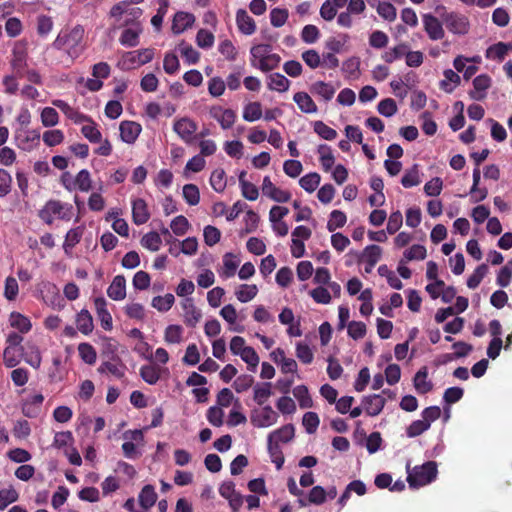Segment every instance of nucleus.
<instances>
[{
  "instance_id": "obj_42",
  "label": "nucleus",
  "mask_w": 512,
  "mask_h": 512,
  "mask_svg": "<svg viewBox=\"0 0 512 512\" xmlns=\"http://www.w3.org/2000/svg\"><path fill=\"white\" fill-rule=\"evenodd\" d=\"M421 183L419 168L417 164H414L410 169H408L405 174L402 176L401 184L405 188H411L417 186Z\"/></svg>"
},
{
  "instance_id": "obj_17",
  "label": "nucleus",
  "mask_w": 512,
  "mask_h": 512,
  "mask_svg": "<svg viewBox=\"0 0 512 512\" xmlns=\"http://www.w3.org/2000/svg\"><path fill=\"white\" fill-rule=\"evenodd\" d=\"M44 396L40 393L34 394L22 403V413L28 418H35L41 410Z\"/></svg>"
},
{
  "instance_id": "obj_51",
  "label": "nucleus",
  "mask_w": 512,
  "mask_h": 512,
  "mask_svg": "<svg viewBox=\"0 0 512 512\" xmlns=\"http://www.w3.org/2000/svg\"><path fill=\"white\" fill-rule=\"evenodd\" d=\"M347 221L346 214L340 210H333L330 214V219L327 222V229L329 232L335 231L337 228H342Z\"/></svg>"
},
{
  "instance_id": "obj_4",
  "label": "nucleus",
  "mask_w": 512,
  "mask_h": 512,
  "mask_svg": "<svg viewBox=\"0 0 512 512\" xmlns=\"http://www.w3.org/2000/svg\"><path fill=\"white\" fill-rule=\"evenodd\" d=\"M442 20L449 32L456 35H465L469 32L468 18L460 13L450 12L442 16Z\"/></svg>"
},
{
  "instance_id": "obj_22",
  "label": "nucleus",
  "mask_w": 512,
  "mask_h": 512,
  "mask_svg": "<svg viewBox=\"0 0 512 512\" xmlns=\"http://www.w3.org/2000/svg\"><path fill=\"white\" fill-rule=\"evenodd\" d=\"M428 369L426 366L421 367L414 376L413 384L419 394H426L433 389V383L427 380Z\"/></svg>"
},
{
  "instance_id": "obj_64",
  "label": "nucleus",
  "mask_w": 512,
  "mask_h": 512,
  "mask_svg": "<svg viewBox=\"0 0 512 512\" xmlns=\"http://www.w3.org/2000/svg\"><path fill=\"white\" fill-rule=\"evenodd\" d=\"M215 37L212 32L207 29H200L196 35V43L200 48L208 49L214 44Z\"/></svg>"
},
{
  "instance_id": "obj_27",
  "label": "nucleus",
  "mask_w": 512,
  "mask_h": 512,
  "mask_svg": "<svg viewBox=\"0 0 512 512\" xmlns=\"http://www.w3.org/2000/svg\"><path fill=\"white\" fill-rule=\"evenodd\" d=\"M136 26V28H127L122 32L119 42L123 46L136 47L139 44V35L142 32V29L139 23H136Z\"/></svg>"
},
{
  "instance_id": "obj_1",
  "label": "nucleus",
  "mask_w": 512,
  "mask_h": 512,
  "mask_svg": "<svg viewBox=\"0 0 512 512\" xmlns=\"http://www.w3.org/2000/svg\"><path fill=\"white\" fill-rule=\"evenodd\" d=\"M84 36V29L76 25L69 31H61L52 46L57 50H64L70 57L76 58L82 51L81 42Z\"/></svg>"
},
{
  "instance_id": "obj_59",
  "label": "nucleus",
  "mask_w": 512,
  "mask_h": 512,
  "mask_svg": "<svg viewBox=\"0 0 512 512\" xmlns=\"http://www.w3.org/2000/svg\"><path fill=\"white\" fill-rule=\"evenodd\" d=\"M183 198L191 205H197L200 201V192L195 184H186L183 187Z\"/></svg>"
},
{
  "instance_id": "obj_50",
  "label": "nucleus",
  "mask_w": 512,
  "mask_h": 512,
  "mask_svg": "<svg viewBox=\"0 0 512 512\" xmlns=\"http://www.w3.org/2000/svg\"><path fill=\"white\" fill-rule=\"evenodd\" d=\"M210 184L216 192H223L226 188V174L221 168L215 169L210 176Z\"/></svg>"
},
{
  "instance_id": "obj_54",
  "label": "nucleus",
  "mask_w": 512,
  "mask_h": 512,
  "mask_svg": "<svg viewBox=\"0 0 512 512\" xmlns=\"http://www.w3.org/2000/svg\"><path fill=\"white\" fill-rule=\"evenodd\" d=\"M272 47L269 44H258L250 49L251 59L250 62L255 60V63L263 61L265 57L272 54Z\"/></svg>"
},
{
  "instance_id": "obj_44",
  "label": "nucleus",
  "mask_w": 512,
  "mask_h": 512,
  "mask_svg": "<svg viewBox=\"0 0 512 512\" xmlns=\"http://www.w3.org/2000/svg\"><path fill=\"white\" fill-rule=\"evenodd\" d=\"M262 116V106L260 102H250L243 110V119L248 122L259 120Z\"/></svg>"
},
{
  "instance_id": "obj_45",
  "label": "nucleus",
  "mask_w": 512,
  "mask_h": 512,
  "mask_svg": "<svg viewBox=\"0 0 512 512\" xmlns=\"http://www.w3.org/2000/svg\"><path fill=\"white\" fill-rule=\"evenodd\" d=\"M73 185L82 192H88L92 188V180L89 171L86 169L79 171L73 181Z\"/></svg>"
},
{
  "instance_id": "obj_16",
  "label": "nucleus",
  "mask_w": 512,
  "mask_h": 512,
  "mask_svg": "<svg viewBox=\"0 0 512 512\" xmlns=\"http://www.w3.org/2000/svg\"><path fill=\"white\" fill-rule=\"evenodd\" d=\"M107 295L114 301H121L126 297V279L123 275H116L107 289Z\"/></svg>"
},
{
  "instance_id": "obj_19",
  "label": "nucleus",
  "mask_w": 512,
  "mask_h": 512,
  "mask_svg": "<svg viewBox=\"0 0 512 512\" xmlns=\"http://www.w3.org/2000/svg\"><path fill=\"white\" fill-rule=\"evenodd\" d=\"M295 428L293 424H286L279 429L274 430L268 435L269 442H275L278 445L280 443H287L294 438Z\"/></svg>"
},
{
  "instance_id": "obj_9",
  "label": "nucleus",
  "mask_w": 512,
  "mask_h": 512,
  "mask_svg": "<svg viewBox=\"0 0 512 512\" xmlns=\"http://www.w3.org/2000/svg\"><path fill=\"white\" fill-rule=\"evenodd\" d=\"M174 131L186 143L193 141V135L197 131V124L189 118H181L173 125Z\"/></svg>"
},
{
  "instance_id": "obj_24",
  "label": "nucleus",
  "mask_w": 512,
  "mask_h": 512,
  "mask_svg": "<svg viewBox=\"0 0 512 512\" xmlns=\"http://www.w3.org/2000/svg\"><path fill=\"white\" fill-rule=\"evenodd\" d=\"M77 329L84 335H89L94 329L93 317L87 309H82L75 319Z\"/></svg>"
},
{
  "instance_id": "obj_32",
  "label": "nucleus",
  "mask_w": 512,
  "mask_h": 512,
  "mask_svg": "<svg viewBox=\"0 0 512 512\" xmlns=\"http://www.w3.org/2000/svg\"><path fill=\"white\" fill-rule=\"evenodd\" d=\"M281 62L280 55L276 53L270 54L268 57H265L263 61L255 63V60L251 61V66L261 70L262 72H269L279 67Z\"/></svg>"
},
{
  "instance_id": "obj_23",
  "label": "nucleus",
  "mask_w": 512,
  "mask_h": 512,
  "mask_svg": "<svg viewBox=\"0 0 512 512\" xmlns=\"http://www.w3.org/2000/svg\"><path fill=\"white\" fill-rule=\"evenodd\" d=\"M236 23L240 32L245 35H251L256 30V24L252 17H250L246 10L239 9L236 13Z\"/></svg>"
},
{
  "instance_id": "obj_53",
  "label": "nucleus",
  "mask_w": 512,
  "mask_h": 512,
  "mask_svg": "<svg viewBox=\"0 0 512 512\" xmlns=\"http://www.w3.org/2000/svg\"><path fill=\"white\" fill-rule=\"evenodd\" d=\"M268 453L271 457L272 462L275 464L276 468L280 470L284 464L285 458L283 452L281 450L280 445L275 442L268 441Z\"/></svg>"
},
{
  "instance_id": "obj_26",
  "label": "nucleus",
  "mask_w": 512,
  "mask_h": 512,
  "mask_svg": "<svg viewBox=\"0 0 512 512\" xmlns=\"http://www.w3.org/2000/svg\"><path fill=\"white\" fill-rule=\"evenodd\" d=\"M293 100L298 105L299 109L307 114L317 112V105L313 99L306 92H297L293 96Z\"/></svg>"
},
{
  "instance_id": "obj_56",
  "label": "nucleus",
  "mask_w": 512,
  "mask_h": 512,
  "mask_svg": "<svg viewBox=\"0 0 512 512\" xmlns=\"http://www.w3.org/2000/svg\"><path fill=\"white\" fill-rule=\"evenodd\" d=\"M408 49V45L405 43H401L394 48L385 51L382 55V59L387 63H393L394 61L400 59L403 55H405Z\"/></svg>"
},
{
  "instance_id": "obj_12",
  "label": "nucleus",
  "mask_w": 512,
  "mask_h": 512,
  "mask_svg": "<svg viewBox=\"0 0 512 512\" xmlns=\"http://www.w3.org/2000/svg\"><path fill=\"white\" fill-rule=\"evenodd\" d=\"M385 404V398L379 394L365 396L362 399L363 408L369 416H377L380 414Z\"/></svg>"
},
{
  "instance_id": "obj_11",
  "label": "nucleus",
  "mask_w": 512,
  "mask_h": 512,
  "mask_svg": "<svg viewBox=\"0 0 512 512\" xmlns=\"http://www.w3.org/2000/svg\"><path fill=\"white\" fill-rule=\"evenodd\" d=\"M120 137L123 142L133 144L141 133V125L134 121H122L119 126Z\"/></svg>"
},
{
  "instance_id": "obj_61",
  "label": "nucleus",
  "mask_w": 512,
  "mask_h": 512,
  "mask_svg": "<svg viewBox=\"0 0 512 512\" xmlns=\"http://www.w3.org/2000/svg\"><path fill=\"white\" fill-rule=\"evenodd\" d=\"M397 110V104L395 100L392 98H385L381 100L377 105V111L379 112V114L385 117L393 116L394 114H396Z\"/></svg>"
},
{
  "instance_id": "obj_14",
  "label": "nucleus",
  "mask_w": 512,
  "mask_h": 512,
  "mask_svg": "<svg viewBox=\"0 0 512 512\" xmlns=\"http://www.w3.org/2000/svg\"><path fill=\"white\" fill-rule=\"evenodd\" d=\"M150 218V212L146 201L137 198L132 201V219L136 225L145 224Z\"/></svg>"
},
{
  "instance_id": "obj_18",
  "label": "nucleus",
  "mask_w": 512,
  "mask_h": 512,
  "mask_svg": "<svg viewBox=\"0 0 512 512\" xmlns=\"http://www.w3.org/2000/svg\"><path fill=\"white\" fill-rule=\"evenodd\" d=\"M182 308L184 311L185 323L190 327H195L197 323L200 321L202 314L195 307L192 298H186L182 302Z\"/></svg>"
},
{
  "instance_id": "obj_43",
  "label": "nucleus",
  "mask_w": 512,
  "mask_h": 512,
  "mask_svg": "<svg viewBox=\"0 0 512 512\" xmlns=\"http://www.w3.org/2000/svg\"><path fill=\"white\" fill-rule=\"evenodd\" d=\"M320 181L321 176L317 172H311L300 178L299 185L308 193H312L316 190Z\"/></svg>"
},
{
  "instance_id": "obj_60",
  "label": "nucleus",
  "mask_w": 512,
  "mask_h": 512,
  "mask_svg": "<svg viewBox=\"0 0 512 512\" xmlns=\"http://www.w3.org/2000/svg\"><path fill=\"white\" fill-rule=\"evenodd\" d=\"M320 38V31L317 26L308 24L301 31V39L306 44H313Z\"/></svg>"
},
{
  "instance_id": "obj_15",
  "label": "nucleus",
  "mask_w": 512,
  "mask_h": 512,
  "mask_svg": "<svg viewBox=\"0 0 512 512\" xmlns=\"http://www.w3.org/2000/svg\"><path fill=\"white\" fill-rule=\"evenodd\" d=\"M194 22L195 17L193 14L179 11L174 15L171 29L174 34L178 35L183 33L186 29L192 27Z\"/></svg>"
},
{
  "instance_id": "obj_36",
  "label": "nucleus",
  "mask_w": 512,
  "mask_h": 512,
  "mask_svg": "<svg viewBox=\"0 0 512 512\" xmlns=\"http://www.w3.org/2000/svg\"><path fill=\"white\" fill-rule=\"evenodd\" d=\"M78 353L81 360L86 364L94 365L96 363L97 352L96 349L90 343H80L78 345Z\"/></svg>"
},
{
  "instance_id": "obj_8",
  "label": "nucleus",
  "mask_w": 512,
  "mask_h": 512,
  "mask_svg": "<svg viewBox=\"0 0 512 512\" xmlns=\"http://www.w3.org/2000/svg\"><path fill=\"white\" fill-rule=\"evenodd\" d=\"M262 193L278 203H286L291 199V193L276 187L269 176H265L263 179Z\"/></svg>"
},
{
  "instance_id": "obj_35",
  "label": "nucleus",
  "mask_w": 512,
  "mask_h": 512,
  "mask_svg": "<svg viewBox=\"0 0 512 512\" xmlns=\"http://www.w3.org/2000/svg\"><path fill=\"white\" fill-rule=\"evenodd\" d=\"M271 387L272 383L270 382H264L254 386L253 399L258 405L262 406L270 398L272 395Z\"/></svg>"
},
{
  "instance_id": "obj_57",
  "label": "nucleus",
  "mask_w": 512,
  "mask_h": 512,
  "mask_svg": "<svg viewBox=\"0 0 512 512\" xmlns=\"http://www.w3.org/2000/svg\"><path fill=\"white\" fill-rule=\"evenodd\" d=\"M42 138L48 147H54L64 141V133L59 129L47 130L43 133Z\"/></svg>"
},
{
  "instance_id": "obj_46",
  "label": "nucleus",
  "mask_w": 512,
  "mask_h": 512,
  "mask_svg": "<svg viewBox=\"0 0 512 512\" xmlns=\"http://www.w3.org/2000/svg\"><path fill=\"white\" fill-rule=\"evenodd\" d=\"M141 244L145 248H147L153 252H156L160 249V246L162 244V239H161V236L159 233H157L155 231H151V232L146 233L142 237Z\"/></svg>"
},
{
  "instance_id": "obj_3",
  "label": "nucleus",
  "mask_w": 512,
  "mask_h": 512,
  "mask_svg": "<svg viewBox=\"0 0 512 512\" xmlns=\"http://www.w3.org/2000/svg\"><path fill=\"white\" fill-rule=\"evenodd\" d=\"M438 470L434 461H428L420 466H415L408 472L407 482L411 488L427 485L436 479Z\"/></svg>"
},
{
  "instance_id": "obj_58",
  "label": "nucleus",
  "mask_w": 512,
  "mask_h": 512,
  "mask_svg": "<svg viewBox=\"0 0 512 512\" xmlns=\"http://www.w3.org/2000/svg\"><path fill=\"white\" fill-rule=\"evenodd\" d=\"M182 333L180 325H169L165 329L164 339L169 344H178L182 341Z\"/></svg>"
},
{
  "instance_id": "obj_7",
  "label": "nucleus",
  "mask_w": 512,
  "mask_h": 512,
  "mask_svg": "<svg viewBox=\"0 0 512 512\" xmlns=\"http://www.w3.org/2000/svg\"><path fill=\"white\" fill-rule=\"evenodd\" d=\"M422 22L429 39L437 41L444 37L443 21L441 22L434 15L427 13L422 15Z\"/></svg>"
},
{
  "instance_id": "obj_34",
  "label": "nucleus",
  "mask_w": 512,
  "mask_h": 512,
  "mask_svg": "<svg viewBox=\"0 0 512 512\" xmlns=\"http://www.w3.org/2000/svg\"><path fill=\"white\" fill-rule=\"evenodd\" d=\"M140 376L146 383L154 385L160 379L161 368L156 365H144L140 368Z\"/></svg>"
},
{
  "instance_id": "obj_63",
  "label": "nucleus",
  "mask_w": 512,
  "mask_h": 512,
  "mask_svg": "<svg viewBox=\"0 0 512 512\" xmlns=\"http://www.w3.org/2000/svg\"><path fill=\"white\" fill-rule=\"evenodd\" d=\"M150 284L151 277L147 272L140 270L134 274L132 279V285L134 289L143 291L148 289Z\"/></svg>"
},
{
  "instance_id": "obj_62",
  "label": "nucleus",
  "mask_w": 512,
  "mask_h": 512,
  "mask_svg": "<svg viewBox=\"0 0 512 512\" xmlns=\"http://www.w3.org/2000/svg\"><path fill=\"white\" fill-rule=\"evenodd\" d=\"M241 359L247 363L248 369L254 372L259 364V356L254 350V348L248 346L244 351L239 355Z\"/></svg>"
},
{
  "instance_id": "obj_21",
  "label": "nucleus",
  "mask_w": 512,
  "mask_h": 512,
  "mask_svg": "<svg viewBox=\"0 0 512 512\" xmlns=\"http://www.w3.org/2000/svg\"><path fill=\"white\" fill-rule=\"evenodd\" d=\"M490 85L491 78L487 74L478 75L473 80L474 91L469 93L470 97L474 100H482L485 97V91Z\"/></svg>"
},
{
  "instance_id": "obj_5",
  "label": "nucleus",
  "mask_w": 512,
  "mask_h": 512,
  "mask_svg": "<svg viewBox=\"0 0 512 512\" xmlns=\"http://www.w3.org/2000/svg\"><path fill=\"white\" fill-rule=\"evenodd\" d=\"M27 58L28 52L26 44L21 41L16 42L12 49L10 65L13 72L20 78L24 77V73L27 68Z\"/></svg>"
},
{
  "instance_id": "obj_38",
  "label": "nucleus",
  "mask_w": 512,
  "mask_h": 512,
  "mask_svg": "<svg viewBox=\"0 0 512 512\" xmlns=\"http://www.w3.org/2000/svg\"><path fill=\"white\" fill-rule=\"evenodd\" d=\"M508 50H511L508 43L498 42L488 47L485 56L488 59L501 61L505 58Z\"/></svg>"
},
{
  "instance_id": "obj_28",
  "label": "nucleus",
  "mask_w": 512,
  "mask_h": 512,
  "mask_svg": "<svg viewBox=\"0 0 512 512\" xmlns=\"http://www.w3.org/2000/svg\"><path fill=\"white\" fill-rule=\"evenodd\" d=\"M267 86L270 90L286 92L290 87V81L280 73H272L267 77Z\"/></svg>"
},
{
  "instance_id": "obj_41",
  "label": "nucleus",
  "mask_w": 512,
  "mask_h": 512,
  "mask_svg": "<svg viewBox=\"0 0 512 512\" xmlns=\"http://www.w3.org/2000/svg\"><path fill=\"white\" fill-rule=\"evenodd\" d=\"M174 302V295L167 293L165 296H155L151 301V306L159 312H167L172 308Z\"/></svg>"
},
{
  "instance_id": "obj_10",
  "label": "nucleus",
  "mask_w": 512,
  "mask_h": 512,
  "mask_svg": "<svg viewBox=\"0 0 512 512\" xmlns=\"http://www.w3.org/2000/svg\"><path fill=\"white\" fill-rule=\"evenodd\" d=\"M52 104L61 110L64 115L73 121L75 124H81L86 121H91V117L81 113L77 109L70 106L67 102L61 99H55L52 101Z\"/></svg>"
},
{
  "instance_id": "obj_49",
  "label": "nucleus",
  "mask_w": 512,
  "mask_h": 512,
  "mask_svg": "<svg viewBox=\"0 0 512 512\" xmlns=\"http://www.w3.org/2000/svg\"><path fill=\"white\" fill-rule=\"evenodd\" d=\"M487 273L488 266L484 263L479 265L467 279L468 288H477Z\"/></svg>"
},
{
  "instance_id": "obj_37",
  "label": "nucleus",
  "mask_w": 512,
  "mask_h": 512,
  "mask_svg": "<svg viewBox=\"0 0 512 512\" xmlns=\"http://www.w3.org/2000/svg\"><path fill=\"white\" fill-rule=\"evenodd\" d=\"M293 395L298 400L299 406L302 409L311 408L313 400L309 394L308 388L305 385H298L293 389Z\"/></svg>"
},
{
  "instance_id": "obj_33",
  "label": "nucleus",
  "mask_w": 512,
  "mask_h": 512,
  "mask_svg": "<svg viewBox=\"0 0 512 512\" xmlns=\"http://www.w3.org/2000/svg\"><path fill=\"white\" fill-rule=\"evenodd\" d=\"M139 503L142 508L149 509L151 508L156 500H157V494L155 492V489L152 485H145L141 492L139 493Z\"/></svg>"
},
{
  "instance_id": "obj_25",
  "label": "nucleus",
  "mask_w": 512,
  "mask_h": 512,
  "mask_svg": "<svg viewBox=\"0 0 512 512\" xmlns=\"http://www.w3.org/2000/svg\"><path fill=\"white\" fill-rule=\"evenodd\" d=\"M9 322L10 326L17 329L21 334H26L32 329L30 319L19 312H11Z\"/></svg>"
},
{
  "instance_id": "obj_31",
  "label": "nucleus",
  "mask_w": 512,
  "mask_h": 512,
  "mask_svg": "<svg viewBox=\"0 0 512 512\" xmlns=\"http://www.w3.org/2000/svg\"><path fill=\"white\" fill-rule=\"evenodd\" d=\"M129 5L128 1H121L115 4L110 10V16L119 19L124 13H129L134 19L139 18L142 15L141 8H132L129 11L126 9Z\"/></svg>"
},
{
  "instance_id": "obj_39",
  "label": "nucleus",
  "mask_w": 512,
  "mask_h": 512,
  "mask_svg": "<svg viewBox=\"0 0 512 512\" xmlns=\"http://www.w3.org/2000/svg\"><path fill=\"white\" fill-rule=\"evenodd\" d=\"M257 293L258 288L255 284H242L235 292L237 299L242 303L251 301L256 297Z\"/></svg>"
},
{
  "instance_id": "obj_2",
  "label": "nucleus",
  "mask_w": 512,
  "mask_h": 512,
  "mask_svg": "<svg viewBox=\"0 0 512 512\" xmlns=\"http://www.w3.org/2000/svg\"><path fill=\"white\" fill-rule=\"evenodd\" d=\"M72 214V205L64 204L59 200H49L39 210L38 216L44 223L51 225L54 221V216L61 220L69 221L72 218Z\"/></svg>"
},
{
  "instance_id": "obj_48",
  "label": "nucleus",
  "mask_w": 512,
  "mask_h": 512,
  "mask_svg": "<svg viewBox=\"0 0 512 512\" xmlns=\"http://www.w3.org/2000/svg\"><path fill=\"white\" fill-rule=\"evenodd\" d=\"M89 124L82 126L81 133L91 143H98L102 139V134L98 130L96 123L91 119L87 121Z\"/></svg>"
},
{
  "instance_id": "obj_40",
  "label": "nucleus",
  "mask_w": 512,
  "mask_h": 512,
  "mask_svg": "<svg viewBox=\"0 0 512 512\" xmlns=\"http://www.w3.org/2000/svg\"><path fill=\"white\" fill-rule=\"evenodd\" d=\"M311 92L321 96L325 101H329L333 98L335 89L329 83L317 81L311 86Z\"/></svg>"
},
{
  "instance_id": "obj_29",
  "label": "nucleus",
  "mask_w": 512,
  "mask_h": 512,
  "mask_svg": "<svg viewBox=\"0 0 512 512\" xmlns=\"http://www.w3.org/2000/svg\"><path fill=\"white\" fill-rule=\"evenodd\" d=\"M382 254V249L378 245H369L367 246L359 261H364L367 265L370 266V269H373V267L377 264V262L380 260Z\"/></svg>"
},
{
  "instance_id": "obj_47",
  "label": "nucleus",
  "mask_w": 512,
  "mask_h": 512,
  "mask_svg": "<svg viewBox=\"0 0 512 512\" xmlns=\"http://www.w3.org/2000/svg\"><path fill=\"white\" fill-rule=\"evenodd\" d=\"M19 493L13 486L0 490V510H4L8 505L18 500Z\"/></svg>"
},
{
  "instance_id": "obj_6",
  "label": "nucleus",
  "mask_w": 512,
  "mask_h": 512,
  "mask_svg": "<svg viewBox=\"0 0 512 512\" xmlns=\"http://www.w3.org/2000/svg\"><path fill=\"white\" fill-rule=\"evenodd\" d=\"M278 417L273 408L270 405H266L260 411L255 410L252 413L251 423L259 428L269 427L278 421Z\"/></svg>"
},
{
  "instance_id": "obj_20",
  "label": "nucleus",
  "mask_w": 512,
  "mask_h": 512,
  "mask_svg": "<svg viewBox=\"0 0 512 512\" xmlns=\"http://www.w3.org/2000/svg\"><path fill=\"white\" fill-rule=\"evenodd\" d=\"M371 7H376L377 13L383 19L393 22L397 17V11L393 4L385 1L367 0Z\"/></svg>"
},
{
  "instance_id": "obj_52",
  "label": "nucleus",
  "mask_w": 512,
  "mask_h": 512,
  "mask_svg": "<svg viewBox=\"0 0 512 512\" xmlns=\"http://www.w3.org/2000/svg\"><path fill=\"white\" fill-rule=\"evenodd\" d=\"M179 50L182 57L188 64H196L200 59L199 52L184 41L179 44Z\"/></svg>"
},
{
  "instance_id": "obj_30",
  "label": "nucleus",
  "mask_w": 512,
  "mask_h": 512,
  "mask_svg": "<svg viewBox=\"0 0 512 512\" xmlns=\"http://www.w3.org/2000/svg\"><path fill=\"white\" fill-rule=\"evenodd\" d=\"M17 139L19 140V148L29 151L39 144L40 134L36 130L26 131L24 135L19 134Z\"/></svg>"
},
{
  "instance_id": "obj_13",
  "label": "nucleus",
  "mask_w": 512,
  "mask_h": 512,
  "mask_svg": "<svg viewBox=\"0 0 512 512\" xmlns=\"http://www.w3.org/2000/svg\"><path fill=\"white\" fill-rule=\"evenodd\" d=\"M21 356L27 364L38 369L41 366L42 356L39 347L34 343H27L26 347L21 346Z\"/></svg>"
},
{
  "instance_id": "obj_55",
  "label": "nucleus",
  "mask_w": 512,
  "mask_h": 512,
  "mask_svg": "<svg viewBox=\"0 0 512 512\" xmlns=\"http://www.w3.org/2000/svg\"><path fill=\"white\" fill-rule=\"evenodd\" d=\"M41 122L44 127H53L59 123V114L52 107H45L41 111Z\"/></svg>"
}]
</instances>
